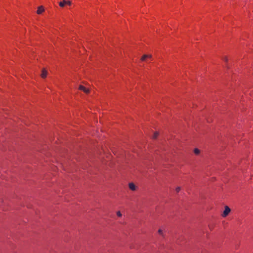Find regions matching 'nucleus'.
<instances>
[{
    "mask_svg": "<svg viewBox=\"0 0 253 253\" xmlns=\"http://www.w3.org/2000/svg\"><path fill=\"white\" fill-rule=\"evenodd\" d=\"M230 211H231V210L229 208V207L227 206H226L225 207L224 211H223V213L222 214V217H226L228 215V214L230 213Z\"/></svg>",
    "mask_w": 253,
    "mask_h": 253,
    "instance_id": "obj_1",
    "label": "nucleus"
},
{
    "mask_svg": "<svg viewBox=\"0 0 253 253\" xmlns=\"http://www.w3.org/2000/svg\"><path fill=\"white\" fill-rule=\"evenodd\" d=\"M128 186H129V189L132 191H135L136 189V186L132 182L129 183L128 184Z\"/></svg>",
    "mask_w": 253,
    "mask_h": 253,
    "instance_id": "obj_4",
    "label": "nucleus"
},
{
    "mask_svg": "<svg viewBox=\"0 0 253 253\" xmlns=\"http://www.w3.org/2000/svg\"><path fill=\"white\" fill-rule=\"evenodd\" d=\"M117 215L119 217H121L122 215L121 212L120 211H118L117 212Z\"/></svg>",
    "mask_w": 253,
    "mask_h": 253,
    "instance_id": "obj_12",
    "label": "nucleus"
},
{
    "mask_svg": "<svg viewBox=\"0 0 253 253\" xmlns=\"http://www.w3.org/2000/svg\"><path fill=\"white\" fill-rule=\"evenodd\" d=\"M79 89L83 91L84 92H85L86 93H88L89 92V89L85 88L83 85H80L79 86Z\"/></svg>",
    "mask_w": 253,
    "mask_h": 253,
    "instance_id": "obj_2",
    "label": "nucleus"
},
{
    "mask_svg": "<svg viewBox=\"0 0 253 253\" xmlns=\"http://www.w3.org/2000/svg\"><path fill=\"white\" fill-rule=\"evenodd\" d=\"M158 233H159L160 235H162V236H163V237H164V234H163V230H162V229H159V230H158Z\"/></svg>",
    "mask_w": 253,
    "mask_h": 253,
    "instance_id": "obj_9",
    "label": "nucleus"
},
{
    "mask_svg": "<svg viewBox=\"0 0 253 253\" xmlns=\"http://www.w3.org/2000/svg\"><path fill=\"white\" fill-rule=\"evenodd\" d=\"M44 10V7L42 6H40L38 7V10L37 11V13L38 14H42Z\"/></svg>",
    "mask_w": 253,
    "mask_h": 253,
    "instance_id": "obj_3",
    "label": "nucleus"
},
{
    "mask_svg": "<svg viewBox=\"0 0 253 253\" xmlns=\"http://www.w3.org/2000/svg\"><path fill=\"white\" fill-rule=\"evenodd\" d=\"M194 152L196 155H199L200 153V150L198 148H195L194 150Z\"/></svg>",
    "mask_w": 253,
    "mask_h": 253,
    "instance_id": "obj_7",
    "label": "nucleus"
},
{
    "mask_svg": "<svg viewBox=\"0 0 253 253\" xmlns=\"http://www.w3.org/2000/svg\"><path fill=\"white\" fill-rule=\"evenodd\" d=\"M147 54H144L141 58V61H145L147 58Z\"/></svg>",
    "mask_w": 253,
    "mask_h": 253,
    "instance_id": "obj_8",
    "label": "nucleus"
},
{
    "mask_svg": "<svg viewBox=\"0 0 253 253\" xmlns=\"http://www.w3.org/2000/svg\"><path fill=\"white\" fill-rule=\"evenodd\" d=\"M66 0H63L62 1H60L59 2V4L60 6L64 7L65 6V5L66 4Z\"/></svg>",
    "mask_w": 253,
    "mask_h": 253,
    "instance_id": "obj_6",
    "label": "nucleus"
},
{
    "mask_svg": "<svg viewBox=\"0 0 253 253\" xmlns=\"http://www.w3.org/2000/svg\"><path fill=\"white\" fill-rule=\"evenodd\" d=\"M47 75V72L45 69H43L42 70V72L41 74V77L42 78H45L46 77Z\"/></svg>",
    "mask_w": 253,
    "mask_h": 253,
    "instance_id": "obj_5",
    "label": "nucleus"
},
{
    "mask_svg": "<svg viewBox=\"0 0 253 253\" xmlns=\"http://www.w3.org/2000/svg\"><path fill=\"white\" fill-rule=\"evenodd\" d=\"M223 60L225 61V62H227V60H228V59H227V57H224L223 58Z\"/></svg>",
    "mask_w": 253,
    "mask_h": 253,
    "instance_id": "obj_15",
    "label": "nucleus"
},
{
    "mask_svg": "<svg viewBox=\"0 0 253 253\" xmlns=\"http://www.w3.org/2000/svg\"><path fill=\"white\" fill-rule=\"evenodd\" d=\"M180 189H181L180 187H179V186H178V187H177L176 188V189H175V191H176V192L177 193H178V192L180 191Z\"/></svg>",
    "mask_w": 253,
    "mask_h": 253,
    "instance_id": "obj_11",
    "label": "nucleus"
},
{
    "mask_svg": "<svg viewBox=\"0 0 253 253\" xmlns=\"http://www.w3.org/2000/svg\"><path fill=\"white\" fill-rule=\"evenodd\" d=\"M158 135V133L157 132H156L154 134V135H153V138L154 139H156V138L157 137Z\"/></svg>",
    "mask_w": 253,
    "mask_h": 253,
    "instance_id": "obj_10",
    "label": "nucleus"
},
{
    "mask_svg": "<svg viewBox=\"0 0 253 253\" xmlns=\"http://www.w3.org/2000/svg\"><path fill=\"white\" fill-rule=\"evenodd\" d=\"M147 58L151 59L152 58V56L151 54H147Z\"/></svg>",
    "mask_w": 253,
    "mask_h": 253,
    "instance_id": "obj_14",
    "label": "nucleus"
},
{
    "mask_svg": "<svg viewBox=\"0 0 253 253\" xmlns=\"http://www.w3.org/2000/svg\"><path fill=\"white\" fill-rule=\"evenodd\" d=\"M66 4L70 5L71 4V1L70 0H66Z\"/></svg>",
    "mask_w": 253,
    "mask_h": 253,
    "instance_id": "obj_13",
    "label": "nucleus"
}]
</instances>
